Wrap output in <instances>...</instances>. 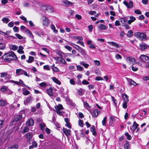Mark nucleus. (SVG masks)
Wrapping results in <instances>:
<instances>
[{
    "mask_svg": "<svg viewBox=\"0 0 149 149\" xmlns=\"http://www.w3.org/2000/svg\"><path fill=\"white\" fill-rule=\"evenodd\" d=\"M2 58L5 62H10L13 60H16L17 58L13 51L5 54L1 57Z\"/></svg>",
    "mask_w": 149,
    "mask_h": 149,
    "instance_id": "obj_1",
    "label": "nucleus"
},
{
    "mask_svg": "<svg viewBox=\"0 0 149 149\" xmlns=\"http://www.w3.org/2000/svg\"><path fill=\"white\" fill-rule=\"evenodd\" d=\"M16 76H19L24 74L25 76L29 77V75L27 74L26 71L21 69H17L16 70Z\"/></svg>",
    "mask_w": 149,
    "mask_h": 149,
    "instance_id": "obj_2",
    "label": "nucleus"
},
{
    "mask_svg": "<svg viewBox=\"0 0 149 149\" xmlns=\"http://www.w3.org/2000/svg\"><path fill=\"white\" fill-rule=\"evenodd\" d=\"M135 35L136 37L141 40H144L146 39V35L142 33L137 32L135 33Z\"/></svg>",
    "mask_w": 149,
    "mask_h": 149,
    "instance_id": "obj_3",
    "label": "nucleus"
},
{
    "mask_svg": "<svg viewBox=\"0 0 149 149\" xmlns=\"http://www.w3.org/2000/svg\"><path fill=\"white\" fill-rule=\"evenodd\" d=\"M42 9L45 10V12L49 13L53 12L54 11V8L50 6H42Z\"/></svg>",
    "mask_w": 149,
    "mask_h": 149,
    "instance_id": "obj_4",
    "label": "nucleus"
},
{
    "mask_svg": "<svg viewBox=\"0 0 149 149\" xmlns=\"http://www.w3.org/2000/svg\"><path fill=\"white\" fill-rule=\"evenodd\" d=\"M139 60L141 62H143L146 63H149V57L145 55L142 54L139 57Z\"/></svg>",
    "mask_w": 149,
    "mask_h": 149,
    "instance_id": "obj_5",
    "label": "nucleus"
},
{
    "mask_svg": "<svg viewBox=\"0 0 149 149\" xmlns=\"http://www.w3.org/2000/svg\"><path fill=\"white\" fill-rule=\"evenodd\" d=\"M42 18L43 19L42 21L43 25L45 26H47L50 23L49 19L44 16H43Z\"/></svg>",
    "mask_w": 149,
    "mask_h": 149,
    "instance_id": "obj_6",
    "label": "nucleus"
},
{
    "mask_svg": "<svg viewBox=\"0 0 149 149\" xmlns=\"http://www.w3.org/2000/svg\"><path fill=\"white\" fill-rule=\"evenodd\" d=\"M33 135L31 132H28L25 134V136L26 137L28 142H30V140L32 139Z\"/></svg>",
    "mask_w": 149,
    "mask_h": 149,
    "instance_id": "obj_7",
    "label": "nucleus"
},
{
    "mask_svg": "<svg viewBox=\"0 0 149 149\" xmlns=\"http://www.w3.org/2000/svg\"><path fill=\"white\" fill-rule=\"evenodd\" d=\"M148 47L147 45L144 43L140 44L139 45L140 50L142 51H145L147 49Z\"/></svg>",
    "mask_w": 149,
    "mask_h": 149,
    "instance_id": "obj_8",
    "label": "nucleus"
},
{
    "mask_svg": "<svg viewBox=\"0 0 149 149\" xmlns=\"http://www.w3.org/2000/svg\"><path fill=\"white\" fill-rule=\"evenodd\" d=\"M124 4L128 8H132L133 7V3L132 1H130L129 2L124 1L123 2Z\"/></svg>",
    "mask_w": 149,
    "mask_h": 149,
    "instance_id": "obj_9",
    "label": "nucleus"
},
{
    "mask_svg": "<svg viewBox=\"0 0 149 149\" xmlns=\"http://www.w3.org/2000/svg\"><path fill=\"white\" fill-rule=\"evenodd\" d=\"M128 17H124L123 18H121L120 19V22L121 23L123 26L126 25V24L127 23H128L127 21Z\"/></svg>",
    "mask_w": 149,
    "mask_h": 149,
    "instance_id": "obj_10",
    "label": "nucleus"
},
{
    "mask_svg": "<svg viewBox=\"0 0 149 149\" xmlns=\"http://www.w3.org/2000/svg\"><path fill=\"white\" fill-rule=\"evenodd\" d=\"M139 125L135 121H134L133 123V125H132V127H130V129L132 132H134Z\"/></svg>",
    "mask_w": 149,
    "mask_h": 149,
    "instance_id": "obj_11",
    "label": "nucleus"
},
{
    "mask_svg": "<svg viewBox=\"0 0 149 149\" xmlns=\"http://www.w3.org/2000/svg\"><path fill=\"white\" fill-rule=\"evenodd\" d=\"M63 132L67 136H70L71 135V131L70 130L63 127Z\"/></svg>",
    "mask_w": 149,
    "mask_h": 149,
    "instance_id": "obj_12",
    "label": "nucleus"
},
{
    "mask_svg": "<svg viewBox=\"0 0 149 149\" xmlns=\"http://www.w3.org/2000/svg\"><path fill=\"white\" fill-rule=\"evenodd\" d=\"M34 124L33 120L31 118L29 119L26 123V124L28 126H33Z\"/></svg>",
    "mask_w": 149,
    "mask_h": 149,
    "instance_id": "obj_13",
    "label": "nucleus"
},
{
    "mask_svg": "<svg viewBox=\"0 0 149 149\" xmlns=\"http://www.w3.org/2000/svg\"><path fill=\"white\" fill-rule=\"evenodd\" d=\"M100 111L98 109H95L91 113L92 115L94 117H97L99 114Z\"/></svg>",
    "mask_w": 149,
    "mask_h": 149,
    "instance_id": "obj_14",
    "label": "nucleus"
},
{
    "mask_svg": "<svg viewBox=\"0 0 149 149\" xmlns=\"http://www.w3.org/2000/svg\"><path fill=\"white\" fill-rule=\"evenodd\" d=\"M127 79L130 85H133L135 86L136 85V83L131 79L127 78Z\"/></svg>",
    "mask_w": 149,
    "mask_h": 149,
    "instance_id": "obj_15",
    "label": "nucleus"
},
{
    "mask_svg": "<svg viewBox=\"0 0 149 149\" xmlns=\"http://www.w3.org/2000/svg\"><path fill=\"white\" fill-rule=\"evenodd\" d=\"M122 98L123 99L124 102L126 101L127 102H128L129 100V97L128 96L125 94H122Z\"/></svg>",
    "mask_w": 149,
    "mask_h": 149,
    "instance_id": "obj_16",
    "label": "nucleus"
},
{
    "mask_svg": "<svg viewBox=\"0 0 149 149\" xmlns=\"http://www.w3.org/2000/svg\"><path fill=\"white\" fill-rule=\"evenodd\" d=\"M74 48L79 52L84 53V49L78 45L76 46Z\"/></svg>",
    "mask_w": 149,
    "mask_h": 149,
    "instance_id": "obj_17",
    "label": "nucleus"
},
{
    "mask_svg": "<svg viewBox=\"0 0 149 149\" xmlns=\"http://www.w3.org/2000/svg\"><path fill=\"white\" fill-rule=\"evenodd\" d=\"M22 117V116L21 114L16 115L15 116L14 119L13 120L14 122L20 120Z\"/></svg>",
    "mask_w": 149,
    "mask_h": 149,
    "instance_id": "obj_18",
    "label": "nucleus"
},
{
    "mask_svg": "<svg viewBox=\"0 0 149 149\" xmlns=\"http://www.w3.org/2000/svg\"><path fill=\"white\" fill-rule=\"evenodd\" d=\"M90 131L92 133L93 135L96 136L97 134L96 132L95 131V127L94 125H92L90 128Z\"/></svg>",
    "mask_w": 149,
    "mask_h": 149,
    "instance_id": "obj_19",
    "label": "nucleus"
},
{
    "mask_svg": "<svg viewBox=\"0 0 149 149\" xmlns=\"http://www.w3.org/2000/svg\"><path fill=\"white\" fill-rule=\"evenodd\" d=\"M22 94L25 95H27L30 94V92L25 88H23L22 89Z\"/></svg>",
    "mask_w": 149,
    "mask_h": 149,
    "instance_id": "obj_20",
    "label": "nucleus"
},
{
    "mask_svg": "<svg viewBox=\"0 0 149 149\" xmlns=\"http://www.w3.org/2000/svg\"><path fill=\"white\" fill-rule=\"evenodd\" d=\"M108 43L114 47H115L116 48H118L119 47V46L118 44L116 43L113 42H109Z\"/></svg>",
    "mask_w": 149,
    "mask_h": 149,
    "instance_id": "obj_21",
    "label": "nucleus"
},
{
    "mask_svg": "<svg viewBox=\"0 0 149 149\" xmlns=\"http://www.w3.org/2000/svg\"><path fill=\"white\" fill-rule=\"evenodd\" d=\"M18 147V145L16 144L8 145V148H9V149L10 148H11L12 149H17Z\"/></svg>",
    "mask_w": 149,
    "mask_h": 149,
    "instance_id": "obj_22",
    "label": "nucleus"
},
{
    "mask_svg": "<svg viewBox=\"0 0 149 149\" xmlns=\"http://www.w3.org/2000/svg\"><path fill=\"white\" fill-rule=\"evenodd\" d=\"M127 60H128L131 64H133L135 62L134 58L132 57H127Z\"/></svg>",
    "mask_w": 149,
    "mask_h": 149,
    "instance_id": "obj_23",
    "label": "nucleus"
},
{
    "mask_svg": "<svg viewBox=\"0 0 149 149\" xmlns=\"http://www.w3.org/2000/svg\"><path fill=\"white\" fill-rule=\"evenodd\" d=\"M53 89L52 87H49L47 89V93L49 96H52L53 95L52 93Z\"/></svg>",
    "mask_w": 149,
    "mask_h": 149,
    "instance_id": "obj_24",
    "label": "nucleus"
},
{
    "mask_svg": "<svg viewBox=\"0 0 149 149\" xmlns=\"http://www.w3.org/2000/svg\"><path fill=\"white\" fill-rule=\"evenodd\" d=\"M63 3L66 6H72L73 4L72 3L69 1H63Z\"/></svg>",
    "mask_w": 149,
    "mask_h": 149,
    "instance_id": "obj_25",
    "label": "nucleus"
},
{
    "mask_svg": "<svg viewBox=\"0 0 149 149\" xmlns=\"http://www.w3.org/2000/svg\"><path fill=\"white\" fill-rule=\"evenodd\" d=\"M130 19L128 21V23L129 24H130L132 22L136 20V18L133 16H130Z\"/></svg>",
    "mask_w": 149,
    "mask_h": 149,
    "instance_id": "obj_26",
    "label": "nucleus"
},
{
    "mask_svg": "<svg viewBox=\"0 0 149 149\" xmlns=\"http://www.w3.org/2000/svg\"><path fill=\"white\" fill-rule=\"evenodd\" d=\"M98 28L100 29L106 30L107 29V27L103 24H101L98 26Z\"/></svg>",
    "mask_w": 149,
    "mask_h": 149,
    "instance_id": "obj_27",
    "label": "nucleus"
},
{
    "mask_svg": "<svg viewBox=\"0 0 149 149\" xmlns=\"http://www.w3.org/2000/svg\"><path fill=\"white\" fill-rule=\"evenodd\" d=\"M33 99V97L30 95H29V97L26 98V100L27 102L30 103L32 102Z\"/></svg>",
    "mask_w": 149,
    "mask_h": 149,
    "instance_id": "obj_28",
    "label": "nucleus"
},
{
    "mask_svg": "<svg viewBox=\"0 0 149 149\" xmlns=\"http://www.w3.org/2000/svg\"><path fill=\"white\" fill-rule=\"evenodd\" d=\"M57 54L61 57H65L66 54H65L61 51H58L57 53Z\"/></svg>",
    "mask_w": 149,
    "mask_h": 149,
    "instance_id": "obj_29",
    "label": "nucleus"
},
{
    "mask_svg": "<svg viewBox=\"0 0 149 149\" xmlns=\"http://www.w3.org/2000/svg\"><path fill=\"white\" fill-rule=\"evenodd\" d=\"M55 108L57 110H60L63 109L62 105L61 104H59L58 106H55Z\"/></svg>",
    "mask_w": 149,
    "mask_h": 149,
    "instance_id": "obj_30",
    "label": "nucleus"
},
{
    "mask_svg": "<svg viewBox=\"0 0 149 149\" xmlns=\"http://www.w3.org/2000/svg\"><path fill=\"white\" fill-rule=\"evenodd\" d=\"M34 57L32 56H29L28 60H26V61L28 63H31L34 60Z\"/></svg>",
    "mask_w": 149,
    "mask_h": 149,
    "instance_id": "obj_31",
    "label": "nucleus"
},
{
    "mask_svg": "<svg viewBox=\"0 0 149 149\" xmlns=\"http://www.w3.org/2000/svg\"><path fill=\"white\" fill-rule=\"evenodd\" d=\"M26 32L28 33L30 37L31 38H33V36L31 32L28 29H26L25 31Z\"/></svg>",
    "mask_w": 149,
    "mask_h": 149,
    "instance_id": "obj_32",
    "label": "nucleus"
},
{
    "mask_svg": "<svg viewBox=\"0 0 149 149\" xmlns=\"http://www.w3.org/2000/svg\"><path fill=\"white\" fill-rule=\"evenodd\" d=\"M84 91L82 88H80L79 90H78V95H80V96H82L84 94Z\"/></svg>",
    "mask_w": 149,
    "mask_h": 149,
    "instance_id": "obj_33",
    "label": "nucleus"
},
{
    "mask_svg": "<svg viewBox=\"0 0 149 149\" xmlns=\"http://www.w3.org/2000/svg\"><path fill=\"white\" fill-rule=\"evenodd\" d=\"M52 80L56 84L58 85H60L61 84V82L59 80H58L56 77H53L52 78Z\"/></svg>",
    "mask_w": 149,
    "mask_h": 149,
    "instance_id": "obj_34",
    "label": "nucleus"
},
{
    "mask_svg": "<svg viewBox=\"0 0 149 149\" xmlns=\"http://www.w3.org/2000/svg\"><path fill=\"white\" fill-rule=\"evenodd\" d=\"M79 63L80 65L83 66L85 68H87L89 66L88 64L85 63L83 61L80 62Z\"/></svg>",
    "mask_w": 149,
    "mask_h": 149,
    "instance_id": "obj_35",
    "label": "nucleus"
},
{
    "mask_svg": "<svg viewBox=\"0 0 149 149\" xmlns=\"http://www.w3.org/2000/svg\"><path fill=\"white\" fill-rule=\"evenodd\" d=\"M82 101L84 103V106L85 107L87 108H91V107L89 106L88 104L86 102H84L83 100H82Z\"/></svg>",
    "mask_w": 149,
    "mask_h": 149,
    "instance_id": "obj_36",
    "label": "nucleus"
},
{
    "mask_svg": "<svg viewBox=\"0 0 149 149\" xmlns=\"http://www.w3.org/2000/svg\"><path fill=\"white\" fill-rule=\"evenodd\" d=\"M55 65L53 64L52 66V69L55 72H58L59 71V69L56 67L54 66Z\"/></svg>",
    "mask_w": 149,
    "mask_h": 149,
    "instance_id": "obj_37",
    "label": "nucleus"
},
{
    "mask_svg": "<svg viewBox=\"0 0 149 149\" xmlns=\"http://www.w3.org/2000/svg\"><path fill=\"white\" fill-rule=\"evenodd\" d=\"M6 104L5 100H0V106H4Z\"/></svg>",
    "mask_w": 149,
    "mask_h": 149,
    "instance_id": "obj_38",
    "label": "nucleus"
},
{
    "mask_svg": "<svg viewBox=\"0 0 149 149\" xmlns=\"http://www.w3.org/2000/svg\"><path fill=\"white\" fill-rule=\"evenodd\" d=\"M10 48L11 49L15 51L17 49L18 47L15 45H12L10 46Z\"/></svg>",
    "mask_w": 149,
    "mask_h": 149,
    "instance_id": "obj_39",
    "label": "nucleus"
},
{
    "mask_svg": "<svg viewBox=\"0 0 149 149\" xmlns=\"http://www.w3.org/2000/svg\"><path fill=\"white\" fill-rule=\"evenodd\" d=\"M126 143L124 145L125 149H129L130 145L129 142L127 141H126Z\"/></svg>",
    "mask_w": 149,
    "mask_h": 149,
    "instance_id": "obj_40",
    "label": "nucleus"
},
{
    "mask_svg": "<svg viewBox=\"0 0 149 149\" xmlns=\"http://www.w3.org/2000/svg\"><path fill=\"white\" fill-rule=\"evenodd\" d=\"M0 33L1 34L3 35L4 36H5L7 35L8 34L10 33V31H7L6 32H4L3 31H0Z\"/></svg>",
    "mask_w": 149,
    "mask_h": 149,
    "instance_id": "obj_41",
    "label": "nucleus"
},
{
    "mask_svg": "<svg viewBox=\"0 0 149 149\" xmlns=\"http://www.w3.org/2000/svg\"><path fill=\"white\" fill-rule=\"evenodd\" d=\"M51 29L53 30V32L55 33L58 32V30L55 29V27L54 25H52L51 27Z\"/></svg>",
    "mask_w": 149,
    "mask_h": 149,
    "instance_id": "obj_42",
    "label": "nucleus"
},
{
    "mask_svg": "<svg viewBox=\"0 0 149 149\" xmlns=\"http://www.w3.org/2000/svg\"><path fill=\"white\" fill-rule=\"evenodd\" d=\"M40 129L42 130H43L45 127V124L44 123H41L40 124Z\"/></svg>",
    "mask_w": 149,
    "mask_h": 149,
    "instance_id": "obj_43",
    "label": "nucleus"
},
{
    "mask_svg": "<svg viewBox=\"0 0 149 149\" xmlns=\"http://www.w3.org/2000/svg\"><path fill=\"white\" fill-rule=\"evenodd\" d=\"M38 144L37 142L35 141H33L32 143V145L31 146L33 148H36Z\"/></svg>",
    "mask_w": 149,
    "mask_h": 149,
    "instance_id": "obj_44",
    "label": "nucleus"
},
{
    "mask_svg": "<svg viewBox=\"0 0 149 149\" xmlns=\"http://www.w3.org/2000/svg\"><path fill=\"white\" fill-rule=\"evenodd\" d=\"M29 130V127L27 126L25 127L23 131H22V133L24 134L26 132H27Z\"/></svg>",
    "mask_w": 149,
    "mask_h": 149,
    "instance_id": "obj_45",
    "label": "nucleus"
},
{
    "mask_svg": "<svg viewBox=\"0 0 149 149\" xmlns=\"http://www.w3.org/2000/svg\"><path fill=\"white\" fill-rule=\"evenodd\" d=\"M107 117L105 116L102 121V125L103 126H105L106 125Z\"/></svg>",
    "mask_w": 149,
    "mask_h": 149,
    "instance_id": "obj_46",
    "label": "nucleus"
},
{
    "mask_svg": "<svg viewBox=\"0 0 149 149\" xmlns=\"http://www.w3.org/2000/svg\"><path fill=\"white\" fill-rule=\"evenodd\" d=\"M125 135L126 136L127 139L130 140L132 139L131 136L127 132L125 133Z\"/></svg>",
    "mask_w": 149,
    "mask_h": 149,
    "instance_id": "obj_47",
    "label": "nucleus"
},
{
    "mask_svg": "<svg viewBox=\"0 0 149 149\" xmlns=\"http://www.w3.org/2000/svg\"><path fill=\"white\" fill-rule=\"evenodd\" d=\"M128 102H123V107L124 109H126L127 107V103Z\"/></svg>",
    "mask_w": 149,
    "mask_h": 149,
    "instance_id": "obj_48",
    "label": "nucleus"
},
{
    "mask_svg": "<svg viewBox=\"0 0 149 149\" xmlns=\"http://www.w3.org/2000/svg\"><path fill=\"white\" fill-rule=\"evenodd\" d=\"M2 21L3 23L7 24L9 21V20L8 18L4 17L2 19Z\"/></svg>",
    "mask_w": 149,
    "mask_h": 149,
    "instance_id": "obj_49",
    "label": "nucleus"
},
{
    "mask_svg": "<svg viewBox=\"0 0 149 149\" xmlns=\"http://www.w3.org/2000/svg\"><path fill=\"white\" fill-rule=\"evenodd\" d=\"M76 67L77 70L79 71H82L84 69L80 65H77Z\"/></svg>",
    "mask_w": 149,
    "mask_h": 149,
    "instance_id": "obj_50",
    "label": "nucleus"
},
{
    "mask_svg": "<svg viewBox=\"0 0 149 149\" xmlns=\"http://www.w3.org/2000/svg\"><path fill=\"white\" fill-rule=\"evenodd\" d=\"M8 74L7 72H2L1 73V77H4L8 75Z\"/></svg>",
    "mask_w": 149,
    "mask_h": 149,
    "instance_id": "obj_51",
    "label": "nucleus"
},
{
    "mask_svg": "<svg viewBox=\"0 0 149 149\" xmlns=\"http://www.w3.org/2000/svg\"><path fill=\"white\" fill-rule=\"evenodd\" d=\"M19 18L24 20L26 23H27L28 22V21H27L26 18L24 16H20Z\"/></svg>",
    "mask_w": 149,
    "mask_h": 149,
    "instance_id": "obj_52",
    "label": "nucleus"
},
{
    "mask_svg": "<svg viewBox=\"0 0 149 149\" xmlns=\"http://www.w3.org/2000/svg\"><path fill=\"white\" fill-rule=\"evenodd\" d=\"M78 124L80 126L83 127V123L82 120H79L78 121Z\"/></svg>",
    "mask_w": 149,
    "mask_h": 149,
    "instance_id": "obj_53",
    "label": "nucleus"
},
{
    "mask_svg": "<svg viewBox=\"0 0 149 149\" xmlns=\"http://www.w3.org/2000/svg\"><path fill=\"white\" fill-rule=\"evenodd\" d=\"M5 47V45L4 43H0V49H3Z\"/></svg>",
    "mask_w": 149,
    "mask_h": 149,
    "instance_id": "obj_54",
    "label": "nucleus"
},
{
    "mask_svg": "<svg viewBox=\"0 0 149 149\" xmlns=\"http://www.w3.org/2000/svg\"><path fill=\"white\" fill-rule=\"evenodd\" d=\"M88 28L89 29L90 32H91L92 31V30L93 28V26L92 25H90L88 26Z\"/></svg>",
    "mask_w": 149,
    "mask_h": 149,
    "instance_id": "obj_55",
    "label": "nucleus"
},
{
    "mask_svg": "<svg viewBox=\"0 0 149 149\" xmlns=\"http://www.w3.org/2000/svg\"><path fill=\"white\" fill-rule=\"evenodd\" d=\"M134 12L135 13L138 15H140L141 14V11L138 9L135 10Z\"/></svg>",
    "mask_w": 149,
    "mask_h": 149,
    "instance_id": "obj_56",
    "label": "nucleus"
},
{
    "mask_svg": "<svg viewBox=\"0 0 149 149\" xmlns=\"http://www.w3.org/2000/svg\"><path fill=\"white\" fill-rule=\"evenodd\" d=\"M133 32L131 30H130L128 31V33L127 34V36L128 37H130L132 36Z\"/></svg>",
    "mask_w": 149,
    "mask_h": 149,
    "instance_id": "obj_57",
    "label": "nucleus"
},
{
    "mask_svg": "<svg viewBox=\"0 0 149 149\" xmlns=\"http://www.w3.org/2000/svg\"><path fill=\"white\" fill-rule=\"evenodd\" d=\"M29 23L30 26L32 27H35V24L32 21H29Z\"/></svg>",
    "mask_w": 149,
    "mask_h": 149,
    "instance_id": "obj_58",
    "label": "nucleus"
},
{
    "mask_svg": "<svg viewBox=\"0 0 149 149\" xmlns=\"http://www.w3.org/2000/svg\"><path fill=\"white\" fill-rule=\"evenodd\" d=\"M13 30L15 32H18L19 31L18 28L16 26H15L13 28Z\"/></svg>",
    "mask_w": 149,
    "mask_h": 149,
    "instance_id": "obj_59",
    "label": "nucleus"
},
{
    "mask_svg": "<svg viewBox=\"0 0 149 149\" xmlns=\"http://www.w3.org/2000/svg\"><path fill=\"white\" fill-rule=\"evenodd\" d=\"M82 83L83 85H88L89 84V82L86 80H83L82 82Z\"/></svg>",
    "mask_w": 149,
    "mask_h": 149,
    "instance_id": "obj_60",
    "label": "nucleus"
},
{
    "mask_svg": "<svg viewBox=\"0 0 149 149\" xmlns=\"http://www.w3.org/2000/svg\"><path fill=\"white\" fill-rule=\"evenodd\" d=\"M75 17L78 20H80L81 19L82 17L81 15L78 14H76L75 15Z\"/></svg>",
    "mask_w": 149,
    "mask_h": 149,
    "instance_id": "obj_61",
    "label": "nucleus"
},
{
    "mask_svg": "<svg viewBox=\"0 0 149 149\" xmlns=\"http://www.w3.org/2000/svg\"><path fill=\"white\" fill-rule=\"evenodd\" d=\"M60 62L62 64H65L66 62L65 60L62 58H61L59 60Z\"/></svg>",
    "mask_w": 149,
    "mask_h": 149,
    "instance_id": "obj_62",
    "label": "nucleus"
},
{
    "mask_svg": "<svg viewBox=\"0 0 149 149\" xmlns=\"http://www.w3.org/2000/svg\"><path fill=\"white\" fill-rule=\"evenodd\" d=\"M15 36L19 39H21L22 38V37L19 34L16 33L15 34Z\"/></svg>",
    "mask_w": 149,
    "mask_h": 149,
    "instance_id": "obj_63",
    "label": "nucleus"
},
{
    "mask_svg": "<svg viewBox=\"0 0 149 149\" xmlns=\"http://www.w3.org/2000/svg\"><path fill=\"white\" fill-rule=\"evenodd\" d=\"M65 49L68 50L69 51H71L72 49V48L68 45H66L65 46Z\"/></svg>",
    "mask_w": 149,
    "mask_h": 149,
    "instance_id": "obj_64",
    "label": "nucleus"
}]
</instances>
